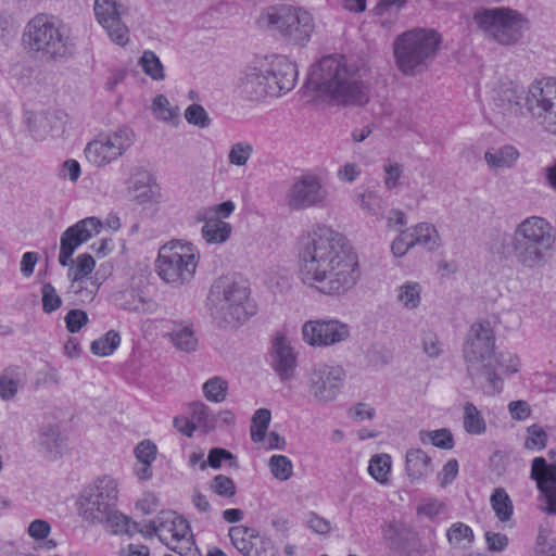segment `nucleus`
<instances>
[{
  "mask_svg": "<svg viewBox=\"0 0 556 556\" xmlns=\"http://www.w3.org/2000/svg\"><path fill=\"white\" fill-rule=\"evenodd\" d=\"M300 250V277L325 294H342L359 278L358 261L345 237L319 224L303 237Z\"/></svg>",
  "mask_w": 556,
  "mask_h": 556,
  "instance_id": "nucleus-1",
  "label": "nucleus"
},
{
  "mask_svg": "<svg viewBox=\"0 0 556 556\" xmlns=\"http://www.w3.org/2000/svg\"><path fill=\"white\" fill-rule=\"evenodd\" d=\"M306 87L336 105L362 106L369 101L361 68L341 54L325 55L315 63Z\"/></svg>",
  "mask_w": 556,
  "mask_h": 556,
  "instance_id": "nucleus-2",
  "label": "nucleus"
},
{
  "mask_svg": "<svg viewBox=\"0 0 556 556\" xmlns=\"http://www.w3.org/2000/svg\"><path fill=\"white\" fill-rule=\"evenodd\" d=\"M555 243L554 229L540 216H529L511 233L503 232L491 243V251L502 261L515 262L527 269L540 267Z\"/></svg>",
  "mask_w": 556,
  "mask_h": 556,
  "instance_id": "nucleus-3",
  "label": "nucleus"
},
{
  "mask_svg": "<svg viewBox=\"0 0 556 556\" xmlns=\"http://www.w3.org/2000/svg\"><path fill=\"white\" fill-rule=\"evenodd\" d=\"M494 351L495 340L490 323L472 324L464 343V358L472 382L488 395L503 389V379L494 368Z\"/></svg>",
  "mask_w": 556,
  "mask_h": 556,
  "instance_id": "nucleus-4",
  "label": "nucleus"
},
{
  "mask_svg": "<svg viewBox=\"0 0 556 556\" xmlns=\"http://www.w3.org/2000/svg\"><path fill=\"white\" fill-rule=\"evenodd\" d=\"M23 43L30 52L58 60L71 56L75 45L70 28L52 15L38 14L25 26Z\"/></svg>",
  "mask_w": 556,
  "mask_h": 556,
  "instance_id": "nucleus-5",
  "label": "nucleus"
},
{
  "mask_svg": "<svg viewBox=\"0 0 556 556\" xmlns=\"http://www.w3.org/2000/svg\"><path fill=\"white\" fill-rule=\"evenodd\" d=\"M261 28L279 35L287 43L304 47L315 30V20L302 7L275 4L265 8L258 18Z\"/></svg>",
  "mask_w": 556,
  "mask_h": 556,
  "instance_id": "nucleus-6",
  "label": "nucleus"
},
{
  "mask_svg": "<svg viewBox=\"0 0 556 556\" xmlns=\"http://www.w3.org/2000/svg\"><path fill=\"white\" fill-rule=\"evenodd\" d=\"M248 288L226 279L216 280L210 289L206 306L218 328H233L244 323L249 315Z\"/></svg>",
  "mask_w": 556,
  "mask_h": 556,
  "instance_id": "nucleus-7",
  "label": "nucleus"
},
{
  "mask_svg": "<svg viewBox=\"0 0 556 556\" xmlns=\"http://www.w3.org/2000/svg\"><path fill=\"white\" fill-rule=\"evenodd\" d=\"M118 485L111 476L97 478L79 494L76 505L79 517L91 526L105 525L108 528L117 517Z\"/></svg>",
  "mask_w": 556,
  "mask_h": 556,
  "instance_id": "nucleus-8",
  "label": "nucleus"
},
{
  "mask_svg": "<svg viewBox=\"0 0 556 556\" xmlns=\"http://www.w3.org/2000/svg\"><path fill=\"white\" fill-rule=\"evenodd\" d=\"M440 36L434 30L413 29L396 37L393 49L399 70L405 75H414L427 67L440 45Z\"/></svg>",
  "mask_w": 556,
  "mask_h": 556,
  "instance_id": "nucleus-9",
  "label": "nucleus"
},
{
  "mask_svg": "<svg viewBox=\"0 0 556 556\" xmlns=\"http://www.w3.org/2000/svg\"><path fill=\"white\" fill-rule=\"evenodd\" d=\"M199 258V251L191 242L170 240L159 250L157 275L166 283L181 287L193 279Z\"/></svg>",
  "mask_w": 556,
  "mask_h": 556,
  "instance_id": "nucleus-10",
  "label": "nucleus"
},
{
  "mask_svg": "<svg viewBox=\"0 0 556 556\" xmlns=\"http://www.w3.org/2000/svg\"><path fill=\"white\" fill-rule=\"evenodd\" d=\"M478 27L501 45H513L522 36L521 15L509 8H481L473 14Z\"/></svg>",
  "mask_w": 556,
  "mask_h": 556,
  "instance_id": "nucleus-11",
  "label": "nucleus"
},
{
  "mask_svg": "<svg viewBox=\"0 0 556 556\" xmlns=\"http://www.w3.org/2000/svg\"><path fill=\"white\" fill-rule=\"evenodd\" d=\"M525 105L533 118L544 128L556 134V80L546 78L529 86Z\"/></svg>",
  "mask_w": 556,
  "mask_h": 556,
  "instance_id": "nucleus-12",
  "label": "nucleus"
},
{
  "mask_svg": "<svg viewBox=\"0 0 556 556\" xmlns=\"http://www.w3.org/2000/svg\"><path fill=\"white\" fill-rule=\"evenodd\" d=\"M134 140L132 129L119 127L90 141L85 148L86 159L97 167L105 166L121 157L132 146Z\"/></svg>",
  "mask_w": 556,
  "mask_h": 556,
  "instance_id": "nucleus-13",
  "label": "nucleus"
},
{
  "mask_svg": "<svg viewBox=\"0 0 556 556\" xmlns=\"http://www.w3.org/2000/svg\"><path fill=\"white\" fill-rule=\"evenodd\" d=\"M328 190L320 177L305 174L293 179L286 193L287 205L293 211L324 208L328 204Z\"/></svg>",
  "mask_w": 556,
  "mask_h": 556,
  "instance_id": "nucleus-14",
  "label": "nucleus"
},
{
  "mask_svg": "<svg viewBox=\"0 0 556 556\" xmlns=\"http://www.w3.org/2000/svg\"><path fill=\"white\" fill-rule=\"evenodd\" d=\"M344 380L345 371L341 366L316 364L307 374V390L317 402H332L340 394Z\"/></svg>",
  "mask_w": 556,
  "mask_h": 556,
  "instance_id": "nucleus-15",
  "label": "nucleus"
},
{
  "mask_svg": "<svg viewBox=\"0 0 556 556\" xmlns=\"http://www.w3.org/2000/svg\"><path fill=\"white\" fill-rule=\"evenodd\" d=\"M93 12L110 40L126 47L129 42V28L122 18L128 15V8L116 0H94Z\"/></svg>",
  "mask_w": 556,
  "mask_h": 556,
  "instance_id": "nucleus-16",
  "label": "nucleus"
},
{
  "mask_svg": "<svg viewBox=\"0 0 556 556\" xmlns=\"http://www.w3.org/2000/svg\"><path fill=\"white\" fill-rule=\"evenodd\" d=\"M349 337L350 327L338 319L307 320L302 326L303 341L311 346H331Z\"/></svg>",
  "mask_w": 556,
  "mask_h": 556,
  "instance_id": "nucleus-17",
  "label": "nucleus"
},
{
  "mask_svg": "<svg viewBox=\"0 0 556 556\" xmlns=\"http://www.w3.org/2000/svg\"><path fill=\"white\" fill-rule=\"evenodd\" d=\"M103 227L97 217H87L68 227L60 239L59 263L66 267L73 264L72 256L80 244L97 236Z\"/></svg>",
  "mask_w": 556,
  "mask_h": 556,
  "instance_id": "nucleus-18",
  "label": "nucleus"
},
{
  "mask_svg": "<svg viewBox=\"0 0 556 556\" xmlns=\"http://www.w3.org/2000/svg\"><path fill=\"white\" fill-rule=\"evenodd\" d=\"M266 67L270 87L269 97H279L294 88L298 68L289 59L281 55H275L270 60L266 59Z\"/></svg>",
  "mask_w": 556,
  "mask_h": 556,
  "instance_id": "nucleus-19",
  "label": "nucleus"
},
{
  "mask_svg": "<svg viewBox=\"0 0 556 556\" xmlns=\"http://www.w3.org/2000/svg\"><path fill=\"white\" fill-rule=\"evenodd\" d=\"M266 59H260L247 66L240 77L239 92L249 100H261L269 96Z\"/></svg>",
  "mask_w": 556,
  "mask_h": 556,
  "instance_id": "nucleus-20",
  "label": "nucleus"
},
{
  "mask_svg": "<svg viewBox=\"0 0 556 556\" xmlns=\"http://www.w3.org/2000/svg\"><path fill=\"white\" fill-rule=\"evenodd\" d=\"M34 442L46 458L58 459L67 451V437L56 424L45 422L37 430Z\"/></svg>",
  "mask_w": 556,
  "mask_h": 556,
  "instance_id": "nucleus-21",
  "label": "nucleus"
},
{
  "mask_svg": "<svg viewBox=\"0 0 556 556\" xmlns=\"http://www.w3.org/2000/svg\"><path fill=\"white\" fill-rule=\"evenodd\" d=\"M271 365L283 380L290 379L294 375L296 356L283 334H277L273 341Z\"/></svg>",
  "mask_w": 556,
  "mask_h": 556,
  "instance_id": "nucleus-22",
  "label": "nucleus"
},
{
  "mask_svg": "<svg viewBox=\"0 0 556 556\" xmlns=\"http://www.w3.org/2000/svg\"><path fill=\"white\" fill-rule=\"evenodd\" d=\"M545 468V458L535 457L532 460L530 478L536 482L538 490L545 496L547 513L556 515V468L547 476H540L539 470Z\"/></svg>",
  "mask_w": 556,
  "mask_h": 556,
  "instance_id": "nucleus-23",
  "label": "nucleus"
},
{
  "mask_svg": "<svg viewBox=\"0 0 556 556\" xmlns=\"http://www.w3.org/2000/svg\"><path fill=\"white\" fill-rule=\"evenodd\" d=\"M159 517V531L160 541L167 542V535H170L173 542H186L189 535H191V528L189 522L181 516L175 515V513H162Z\"/></svg>",
  "mask_w": 556,
  "mask_h": 556,
  "instance_id": "nucleus-24",
  "label": "nucleus"
},
{
  "mask_svg": "<svg viewBox=\"0 0 556 556\" xmlns=\"http://www.w3.org/2000/svg\"><path fill=\"white\" fill-rule=\"evenodd\" d=\"M405 467L410 480H420L432 472L430 457L420 448L407 451Z\"/></svg>",
  "mask_w": 556,
  "mask_h": 556,
  "instance_id": "nucleus-25",
  "label": "nucleus"
},
{
  "mask_svg": "<svg viewBox=\"0 0 556 556\" xmlns=\"http://www.w3.org/2000/svg\"><path fill=\"white\" fill-rule=\"evenodd\" d=\"M518 157V150L509 144L490 148L484 153V160L492 169L510 168L516 164Z\"/></svg>",
  "mask_w": 556,
  "mask_h": 556,
  "instance_id": "nucleus-26",
  "label": "nucleus"
},
{
  "mask_svg": "<svg viewBox=\"0 0 556 556\" xmlns=\"http://www.w3.org/2000/svg\"><path fill=\"white\" fill-rule=\"evenodd\" d=\"M231 225L219 218L205 220L201 228L202 238L208 244H218L228 240L231 233Z\"/></svg>",
  "mask_w": 556,
  "mask_h": 556,
  "instance_id": "nucleus-27",
  "label": "nucleus"
},
{
  "mask_svg": "<svg viewBox=\"0 0 556 556\" xmlns=\"http://www.w3.org/2000/svg\"><path fill=\"white\" fill-rule=\"evenodd\" d=\"M124 296L125 301L122 303V307L125 311L137 314H153L157 311V303L142 292L131 290Z\"/></svg>",
  "mask_w": 556,
  "mask_h": 556,
  "instance_id": "nucleus-28",
  "label": "nucleus"
},
{
  "mask_svg": "<svg viewBox=\"0 0 556 556\" xmlns=\"http://www.w3.org/2000/svg\"><path fill=\"white\" fill-rule=\"evenodd\" d=\"M409 229L414 247L420 245L428 251H433L439 247V233L433 225L419 223Z\"/></svg>",
  "mask_w": 556,
  "mask_h": 556,
  "instance_id": "nucleus-29",
  "label": "nucleus"
},
{
  "mask_svg": "<svg viewBox=\"0 0 556 556\" xmlns=\"http://www.w3.org/2000/svg\"><path fill=\"white\" fill-rule=\"evenodd\" d=\"M472 529L460 521L454 522L446 531V540L454 548H468L473 542Z\"/></svg>",
  "mask_w": 556,
  "mask_h": 556,
  "instance_id": "nucleus-30",
  "label": "nucleus"
},
{
  "mask_svg": "<svg viewBox=\"0 0 556 556\" xmlns=\"http://www.w3.org/2000/svg\"><path fill=\"white\" fill-rule=\"evenodd\" d=\"M396 300L406 309H415L421 302V286L416 281H406L396 289Z\"/></svg>",
  "mask_w": 556,
  "mask_h": 556,
  "instance_id": "nucleus-31",
  "label": "nucleus"
},
{
  "mask_svg": "<svg viewBox=\"0 0 556 556\" xmlns=\"http://www.w3.org/2000/svg\"><path fill=\"white\" fill-rule=\"evenodd\" d=\"M492 509L502 522L510 520L514 513L513 502L503 488H496L490 497Z\"/></svg>",
  "mask_w": 556,
  "mask_h": 556,
  "instance_id": "nucleus-32",
  "label": "nucleus"
},
{
  "mask_svg": "<svg viewBox=\"0 0 556 556\" xmlns=\"http://www.w3.org/2000/svg\"><path fill=\"white\" fill-rule=\"evenodd\" d=\"M170 342L180 351L193 352L198 346V339L191 326H180L169 334Z\"/></svg>",
  "mask_w": 556,
  "mask_h": 556,
  "instance_id": "nucleus-33",
  "label": "nucleus"
},
{
  "mask_svg": "<svg viewBox=\"0 0 556 556\" xmlns=\"http://www.w3.org/2000/svg\"><path fill=\"white\" fill-rule=\"evenodd\" d=\"M25 384L24 375L14 369L7 370L0 376V397L11 400L15 396L18 389Z\"/></svg>",
  "mask_w": 556,
  "mask_h": 556,
  "instance_id": "nucleus-34",
  "label": "nucleus"
},
{
  "mask_svg": "<svg viewBox=\"0 0 556 556\" xmlns=\"http://www.w3.org/2000/svg\"><path fill=\"white\" fill-rule=\"evenodd\" d=\"M70 292L75 294V301L79 304L90 303L99 290V285L92 279H83L79 281L71 280Z\"/></svg>",
  "mask_w": 556,
  "mask_h": 556,
  "instance_id": "nucleus-35",
  "label": "nucleus"
},
{
  "mask_svg": "<svg viewBox=\"0 0 556 556\" xmlns=\"http://www.w3.org/2000/svg\"><path fill=\"white\" fill-rule=\"evenodd\" d=\"M129 190L134 192V198L140 203L147 202L151 198V176L147 172L135 174L129 180Z\"/></svg>",
  "mask_w": 556,
  "mask_h": 556,
  "instance_id": "nucleus-36",
  "label": "nucleus"
},
{
  "mask_svg": "<svg viewBox=\"0 0 556 556\" xmlns=\"http://www.w3.org/2000/svg\"><path fill=\"white\" fill-rule=\"evenodd\" d=\"M121 344V336L115 330L108 331L101 338L92 341L91 352L98 356L111 355Z\"/></svg>",
  "mask_w": 556,
  "mask_h": 556,
  "instance_id": "nucleus-37",
  "label": "nucleus"
},
{
  "mask_svg": "<svg viewBox=\"0 0 556 556\" xmlns=\"http://www.w3.org/2000/svg\"><path fill=\"white\" fill-rule=\"evenodd\" d=\"M252 540L243 552L244 556H277L273 541L258 534H251Z\"/></svg>",
  "mask_w": 556,
  "mask_h": 556,
  "instance_id": "nucleus-38",
  "label": "nucleus"
},
{
  "mask_svg": "<svg viewBox=\"0 0 556 556\" xmlns=\"http://www.w3.org/2000/svg\"><path fill=\"white\" fill-rule=\"evenodd\" d=\"M139 63L143 72L153 80H163L165 78L164 67L159 56L151 50H146Z\"/></svg>",
  "mask_w": 556,
  "mask_h": 556,
  "instance_id": "nucleus-39",
  "label": "nucleus"
},
{
  "mask_svg": "<svg viewBox=\"0 0 556 556\" xmlns=\"http://www.w3.org/2000/svg\"><path fill=\"white\" fill-rule=\"evenodd\" d=\"M391 469V457L388 454H378L371 457L368 465V472L380 483L388 481Z\"/></svg>",
  "mask_w": 556,
  "mask_h": 556,
  "instance_id": "nucleus-40",
  "label": "nucleus"
},
{
  "mask_svg": "<svg viewBox=\"0 0 556 556\" xmlns=\"http://www.w3.org/2000/svg\"><path fill=\"white\" fill-rule=\"evenodd\" d=\"M409 534V529L405 525L399 522H391L383 530L384 539L393 549L402 548L404 546V541Z\"/></svg>",
  "mask_w": 556,
  "mask_h": 556,
  "instance_id": "nucleus-41",
  "label": "nucleus"
},
{
  "mask_svg": "<svg viewBox=\"0 0 556 556\" xmlns=\"http://www.w3.org/2000/svg\"><path fill=\"white\" fill-rule=\"evenodd\" d=\"M403 165L397 162L387 161L383 164V186L387 190L392 191L403 185Z\"/></svg>",
  "mask_w": 556,
  "mask_h": 556,
  "instance_id": "nucleus-42",
  "label": "nucleus"
},
{
  "mask_svg": "<svg viewBox=\"0 0 556 556\" xmlns=\"http://www.w3.org/2000/svg\"><path fill=\"white\" fill-rule=\"evenodd\" d=\"M71 265L68 277L71 280L79 281L87 279V276L93 270L96 262L90 254L85 253L77 257L75 265L74 263Z\"/></svg>",
  "mask_w": 556,
  "mask_h": 556,
  "instance_id": "nucleus-43",
  "label": "nucleus"
},
{
  "mask_svg": "<svg viewBox=\"0 0 556 556\" xmlns=\"http://www.w3.org/2000/svg\"><path fill=\"white\" fill-rule=\"evenodd\" d=\"M202 389L206 400L219 403L226 397L228 383L220 377H213L203 384Z\"/></svg>",
  "mask_w": 556,
  "mask_h": 556,
  "instance_id": "nucleus-44",
  "label": "nucleus"
},
{
  "mask_svg": "<svg viewBox=\"0 0 556 556\" xmlns=\"http://www.w3.org/2000/svg\"><path fill=\"white\" fill-rule=\"evenodd\" d=\"M253 146L248 141H240L231 146L228 162L231 165L244 166L253 154Z\"/></svg>",
  "mask_w": 556,
  "mask_h": 556,
  "instance_id": "nucleus-45",
  "label": "nucleus"
},
{
  "mask_svg": "<svg viewBox=\"0 0 556 556\" xmlns=\"http://www.w3.org/2000/svg\"><path fill=\"white\" fill-rule=\"evenodd\" d=\"M118 519H114L109 529L113 534H127L134 535L135 533L144 532V529L141 528V525L131 520L127 516L123 515L121 511L118 513Z\"/></svg>",
  "mask_w": 556,
  "mask_h": 556,
  "instance_id": "nucleus-46",
  "label": "nucleus"
},
{
  "mask_svg": "<svg viewBox=\"0 0 556 556\" xmlns=\"http://www.w3.org/2000/svg\"><path fill=\"white\" fill-rule=\"evenodd\" d=\"M273 476L281 481L288 480L292 475V463L285 455H273L269 459Z\"/></svg>",
  "mask_w": 556,
  "mask_h": 556,
  "instance_id": "nucleus-47",
  "label": "nucleus"
},
{
  "mask_svg": "<svg viewBox=\"0 0 556 556\" xmlns=\"http://www.w3.org/2000/svg\"><path fill=\"white\" fill-rule=\"evenodd\" d=\"M186 121L199 128H206L211 125V117L205 109L200 104H190L185 111Z\"/></svg>",
  "mask_w": 556,
  "mask_h": 556,
  "instance_id": "nucleus-48",
  "label": "nucleus"
},
{
  "mask_svg": "<svg viewBox=\"0 0 556 556\" xmlns=\"http://www.w3.org/2000/svg\"><path fill=\"white\" fill-rule=\"evenodd\" d=\"M229 538L233 546L241 553L249 546V541L252 540L251 534H256L253 529L243 526H233L229 529Z\"/></svg>",
  "mask_w": 556,
  "mask_h": 556,
  "instance_id": "nucleus-49",
  "label": "nucleus"
},
{
  "mask_svg": "<svg viewBox=\"0 0 556 556\" xmlns=\"http://www.w3.org/2000/svg\"><path fill=\"white\" fill-rule=\"evenodd\" d=\"M528 437L525 441V446L531 451H541L546 446L547 434L545 430L534 424L527 429Z\"/></svg>",
  "mask_w": 556,
  "mask_h": 556,
  "instance_id": "nucleus-50",
  "label": "nucleus"
},
{
  "mask_svg": "<svg viewBox=\"0 0 556 556\" xmlns=\"http://www.w3.org/2000/svg\"><path fill=\"white\" fill-rule=\"evenodd\" d=\"M359 206L365 210L368 214L378 218L383 217L381 198L375 192H365L358 198Z\"/></svg>",
  "mask_w": 556,
  "mask_h": 556,
  "instance_id": "nucleus-51",
  "label": "nucleus"
},
{
  "mask_svg": "<svg viewBox=\"0 0 556 556\" xmlns=\"http://www.w3.org/2000/svg\"><path fill=\"white\" fill-rule=\"evenodd\" d=\"M153 112L163 121H172L178 116V108H172L168 99L164 94H157L152 103Z\"/></svg>",
  "mask_w": 556,
  "mask_h": 556,
  "instance_id": "nucleus-52",
  "label": "nucleus"
},
{
  "mask_svg": "<svg viewBox=\"0 0 556 556\" xmlns=\"http://www.w3.org/2000/svg\"><path fill=\"white\" fill-rule=\"evenodd\" d=\"M41 294L42 309L45 313L50 314L61 306L62 300L56 293L55 288L51 283L47 282L42 286Z\"/></svg>",
  "mask_w": 556,
  "mask_h": 556,
  "instance_id": "nucleus-53",
  "label": "nucleus"
},
{
  "mask_svg": "<svg viewBox=\"0 0 556 556\" xmlns=\"http://www.w3.org/2000/svg\"><path fill=\"white\" fill-rule=\"evenodd\" d=\"M412 248L414 243L409 228L402 230L391 244V251L395 257L404 256Z\"/></svg>",
  "mask_w": 556,
  "mask_h": 556,
  "instance_id": "nucleus-54",
  "label": "nucleus"
},
{
  "mask_svg": "<svg viewBox=\"0 0 556 556\" xmlns=\"http://www.w3.org/2000/svg\"><path fill=\"white\" fill-rule=\"evenodd\" d=\"M224 460H229V465L231 467L237 468L238 462L233 454H231L229 451L220 447L212 448L207 456V464L214 468L217 469L222 466V463Z\"/></svg>",
  "mask_w": 556,
  "mask_h": 556,
  "instance_id": "nucleus-55",
  "label": "nucleus"
},
{
  "mask_svg": "<svg viewBox=\"0 0 556 556\" xmlns=\"http://www.w3.org/2000/svg\"><path fill=\"white\" fill-rule=\"evenodd\" d=\"M156 445L150 440L141 441L135 448V455L140 464L152 465L156 458Z\"/></svg>",
  "mask_w": 556,
  "mask_h": 556,
  "instance_id": "nucleus-56",
  "label": "nucleus"
},
{
  "mask_svg": "<svg viewBox=\"0 0 556 556\" xmlns=\"http://www.w3.org/2000/svg\"><path fill=\"white\" fill-rule=\"evenodd\" d=\"M64 320H65V325H66L67 330L71 333H76L85 325L88 324L89 318H88V315H87V313L85 311H81V309H78V308H74V309H71L66 314Z\"/></svg>",
  "mask_w": 556,
  "mask_h": 556,
  "instance_id": "nucleus-57",
  "label": "nucleus"
},
{
  "mask_svg": "<svg viewBox=\"0 0 556 556\" xmlns=\"http://www.w3.org/2000/svg\"><path fill=\"white\" fill-rule=\"evenodd\" d=\"M212 490L220 496L231 497L236 494V485L231 478L218 475L216 476L211 485Z\"/></svg>",
  "mask_w": 556,
  "mask_h": 556,
  "instance_id": "nucleus-58",
  "label": "nucleus"
},
{
  "mask_svg": "<svg viewBox=\"0 0 556 556\" xmlns=\"http://www.w3.org/2000/svg\"><path fill=\"white\" fill-rule=\"evenodd\" d=\"M235 211V203L230 200L216 204L208 210L204 208L198 213V220H205L207 213H212L215 218H227Z\"/></svg>",
  "mask_w": 556,
  "mask_h": 556,
  "instance_id": "nucleus-59",
  "label": "nucleus"
},
{
  "mask_svg": "<svg viewBox=\"0 0 556 556\" xmlns=\"http://www.w3.org/2000/svg\"><path fill=\"white\" fill-rule=\"evenodd\" d=\"M166 546L180 556H200L199 549L194 546L192 534L188 536L186 542H166Z\"/></svg>",
  "mask_w": 556,
  "mask_h": 556,
  "instance_id": "nucleus-60",
  "label": "nucleus"
},
{
  "mask_svg": "<svg viewBox=\"0 0 556 556\" xmlns=\"http://www.w3.org/2000/svg\"><path fill=\"white\" fill-rule=\"evenodd\" d=\"M424 352L430 357H439L443 353L442 343L439 341L437 334L428 332L425 333L422 339Z\"/></svg>",
  "mask_w": 556,
  "mask_h": 556,
  "instance_id": "nucleus-61",
  "label": "nucleus"
},
{
  "mask_svg": "<svg viewBox=\"0 0 556 556\" xmlns=\"http://www.w3.org/2000/svg\"><path fill=\"white\" fill-rule=\"evenodd\" d=\"M458 473V463L456 459L452 458L446 462L443 466L442 470L438 475V480L441 486H446L451 484Z\"/></svg>",
  "mask_w": 556,
  "mask_h": 556,
  "instance_id": "nucleus-62",
  "label": "nucleus"
},
{
  "mask_svg": "<svg viewBox=\"0 0 556 556\" xmlns=\"http://www.w3.org/2000/svg\"><path fill=\"white\" fill-rule=\"evenodd\" d=\"M484 536L488 548L492 552H503L508 545V538L506 534L486 531Z\"/></svg>",
  "mask_w": 556,
  "mask_h": 556,
  "instance_id": "nucleus-63",
  "label": "nucleus"
},
{
  "mask_svg": "<svg viewBox=\"0 0 556 556\" xmlns=\"http://www.w3.org/2000/svg\"><path fill=\"white\" fill-rule=\"evenodd\" d=\"M80 173V165L76 160H66L60 167L59 176L63 179H70L72 182H76Z\"/></svg>",
  "mask_w": 556,
  "mask_h": 556,
  "instance_id": "nucleus-64",
  "label": "nucleus"
}]
</instances>
